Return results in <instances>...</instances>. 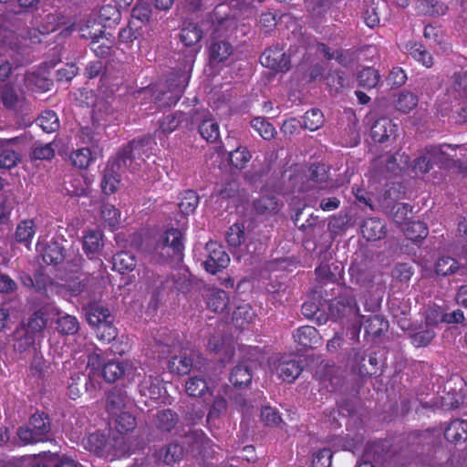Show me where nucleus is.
Returning a JSON list of instances; mask_svg holds the SVG:
<instances>
[{
  "instance_id": "obj_1",
  "label": "nucleus",
  "mask_w": 467,
  "mask_h": 467,
  "mask_svg": "<svg viewBox=\"0 0 467 467\" xmlns=\"http://www.w3.org/2000/svg\"><path fill=\"white\" fill-rule=\"evenodd\" d=\"M151 141L150 137L133 140L109 161L101 181V188L106 194L117 191L122 172H135L141 168L145 161L143 156L149 157Z\"/></svg>"
},
{
  "instance_id": "obj_2",
  "label": "nucleus",
  "mask_w": 467,
  "mask_h": 467,
  "mask_svg": "<svg viewBox=\"0 0 467 467\" xmlns=\"http://www.w3.org/2000/svg\"><path fill=\"white\" fill-rule=\"evenodd\" d=\"M330 309L333 315L337 317H344L347 316H355L358 318L359 324L358 330L359 331L360 326L363 324L367 334L373 337H378L388 329L389 323L379 315H373L365 317L359 315V308L356 297L350 289H345L343 293L336 298L330 305Z\"/></svg>"
},
{
  "instance_id": "obj_3",
  "label": "nucleus",
  "mask_w": 467,
  "mask_h": 467,
  "mask_svg": "<svg viewBox=\"0 0 467 467\" xmlns=\"http://www.w3.org/2000/svg\"><path fill=\"white\" fill-rule=\"evenodd\" d=\"M184 244L182 234L178 229H169L154 246L149 249L150 261L156 264L168 262L170 259L181 261L183 256Z\"/></svg>"
},
{
  "instance_id": "obj_4",
  "label": "nucleus",
  "mask_w": 467,
  "mask_h": 467,
  "mask_svg": "<svg viewBox=\"0 0 467 467\" xmlns=\"http://www.w3.org/2000/svg\"><path fill=\"white\" fill-rule=\"evenodd\" d=\"M17 436L23 445L44 442L51 437V420L45 413H35L27 424L17 430Z\"/></svg>"
},
{
  "instance_id": "obj_5",
  "label": "nucleus",
  "mask_w": 467,
  "mask_h": 467,
  "mask_svg": "<svg viewBox=\"0 0 467 467\" xmlns=\"http://www.w3.org/2000/svg\"><path fill=\"white\" fill-rule=\"evenodd\" d=\"M188 84V78L183 74H178L171 77L167 80L166 88H159L153 93L154 102L160 108L171 107L175 105Z\"/></svg>"
},
{
  "instance_id": "obj_6",
  "label": "nucleus",
  "mask_w": 467,
  "mask_h": 467,
  "mask_svg": "<svg viewBox=\"0 0 467 467\" xmlns=\"http://www.w3.org/2000/svg\"><path fill=\"white\" fill-rule=\"evenodd\" d=\"M209 363L198 353L192 352L190 356L186 353L174 355L169 360L168 368L171 373L186 375L192 368L207 373Z\"/></svg>"
},
{
  "instance_id": "obj_7",
  "label": "nucleus",
  "mask_w": 467,
  "mask_h": 467,
  "mask_svg": "<svg viewBox=\"0 0 467 467\" xmlns=\"http://www.w3.org/2000/svg\"><path fill=\"white\" fill-rule=\"evenodd\" d=\"M205 250L207 258L203 262V266L208 273L215 275L228 266L230 257L221 244L210 241L206 244Z\"/></svg>"
},
{
  "instance_id": "obj_8",
  "label": "nucleus",
  "mask_w": 467,
  "mask_h": 467,
  "mask_svg": "<svg viewBox=\"0 0 467 467\" xmlns=\"http://www.w3.org/2000/svg\"><path fill=\"white\" fill-rule=\"evenodd\" d=\"M427 153L431 155V159L434 165L448 166L454 161L457 157L456 150L466 151L467 148L464 145H451L441 144L431 145L426 147Z\"/></svg>"
},
{
  "instance_id": "obj_9",
  "label": "nucleus",
  "mask_w": 467,
  "mask_h": 467,
  "mask_svg": "<svg viewBox=\"0 0 467 467\" xmlns=\"http://www.w3.org/2000/svg\"><path fill=\"white\" fill-rule=\"evenodd\" d=\"M132 405L127 392L121 388L114 387L107 393L106 409L111 416L130 410Z\"/></svg>"
},
{
  "instance_id": "obj_10",
  "label": "nucleus",
  "mask_w": 467,
  "mask_h": 467,
  "mask_svg": "<svg viewBox=\"0 0 467 467\" xmlns=\"http://www.w3.org/2000/svg\"><path fill=\"white\" fill-rule=\"evenodd\" d=\"M262 66L274 69L275 71H287L289 69L290 59L283 49L278 47H270L260 56Z\"/></svg>"
},
{
  "instance_id": "obj_11",
  "label": "nucleus",
  "mask_w": 467,
  "mask_h": 467,
  "mask_svg": "<svg viewBox=\"0 0 467 467\" xmlns=\"http://www.w3.org/2000/svg\"><path fill=\"white\" fill-rule=\"evenodd\" d=\"M19 137L0 139V167L10 170L21 161L20 153L14 149L19 141Z\"/></svg>"
},
{
  "instance_id": "obj_12",
  "label": "nucleus",
  "mask_w": 467,
  "mask_h": 467,
  "mask_svg": "<svg viewBox=\"0 0 467 467\" xmlns=\"http://www.w3.org/2000/svg\"><path fill=\"white\" fill-rule=\"evenodd\" d=\"M176 333H172L168 329H162L154 336L155 352L159 353V357H163L175 352L180 348V342Z\"/></svg>"
},
{
  "instance_id": "obj_13",
  "label": "nucleus",
  "mask_w": 467,
  "mask_h": 467,
  "mask_svg": "<svg viewBox=\"0 0 467 467\" xmlns=\"http://www.w3.org/2000/svg\"><path fill=\"white\" fill-rule=\"evenodd\" d=\"M0 99L6 109L20 111L26 105V98L20 90L10 84H5L1 88Z\"/></svg>"
},
{
  "instance_id": "obj_14",
  "label": "nucleus",
  "mask_w": 467,
  "mask_h": 467,
  "mask_svg": "<svg viewBox=\"0 0 467 467\" xmlns=\"http://www.w3.org/2000/svg\"><path fill=\"white\" fill-rule=\"evenodd\" d=\"M193 119L196 121L200 120L198 131L203 140L208 142H214L219 139V125L207 113H197Z\"/></svg>"
},
{
  "instance_id": "obj_15",
  "label": "nucleus",
  "mask_w": 467,
  "mask_h": 467,
  "mask_svg": "<svg viewBox=\"0 0 467 467\" xmlns=\"http://www.w3.org/2000/svg\"><path fill=\"white\" fill-rule=\"evenodd\" d=\"M85 311L88 324L94 328L100 327L106 321L114 320L109 309L97 303L89 304Z\"/></svg>"
},
{
  "instance_id": "obj_16",
  "label": "nucleus",
  "mask_w": 467,
  "mask_h": 467,
  "mask_svg": "<svg viewBox=\"0 0 467 467\" xmlns=\"http://www.w3.org/2000/svg\"><path fill=\"white\" fill-rule=\"evenodd\" d=\"M397 126L388 118H381L375 121L371 127V137L377 142L387 141L395 135Z\"/></svg>"
},
{
  "instance_id": "obj_17",
  "label": "nucleus",
  "mask_w": 467,
  "mask_h": 467,
  "mask_svg": "<svg viewBox=\"0 0 467 467\" xmlns=\"http://www.w3.org/2000/svg\"><path fill=\"white\" fill-rule=\"evenodd\" d=\"M206 305L215 313H221L227 309L230 298L228 294L218 288L209 289L205 295Z\"/></svg>"
},
{
  "instance_id": "obj_18",
  "label": "nucleus",
  "mask_w": 467,
  "mask_h": 467,
  "mask_svg": "<svg viewBox=\"0 0 467 467\" xmlns=\"http://www.w3.org/2000/svg\"><path fill=\"white\" fill-rule=\"evenodd\" d=\"M234 53L233 46L225 40H217L209 47L210 63L213 65L225 62Z\"/></svg>"
},
{
  "instance_id": "obj_19",
  "label": "nucleus",
  "mask_w": 467,
  "mask_h": 467,
  "mask_svg": "<svg viewBox=\"0 0 467 467\" xmlns=\"http://www.w3.org/2000/svg\"><path fill=\"white\" fill-rule=\"evenodd\" d=\"M444 437L450 442H461L467 439V421L454 420L450 422L444 431Z\"/></svg>"
},
{
  "instance_id": "obj_20",
  "label": "nucleus",
  "mask_w": 467,
  "mask_h": 467,
  "mask_svg": "<svg viewBox=\"0 0 467 467\" xmlns=\"http://www.w3.org/2000/svg\"><path fill=\"white\" fill-rule=\"evenodd\" d=\"M41 256L45 264L57 265L66 259L67 255L60 244L57 242H52L45 246Z\"/></svg>"
},
{
  "instance_id": "obj_21",
  "label": "nucleus",
  "mask_w": 467,
  "mask_h": 467,
  "mask_svg": "<svg viewBox=\"0 0 467 467\" xmlns=\"http://www.w3.org/2000/svg\"><path fill=\"white\" fill-rule=\"evenodd\" d=\"M102 234L98 230H88L83 237V249L92 259L102 248Z\"/></svg>"
},
{
  "instance_id": "obj_22",
  "label": "nucleus",
  "mask_w": 467,
  "mask_h": 467,
  "mask_svg": "<svg viewBox=\"0 0 467 467\" xmlns=\"http://www.w3.org/2000/svg\"><path fill=\"white\" fill-rule=\"evenodd\" d=\"M113 269L120 274L131 272L137 265V259L130 252L121 251L117 253L112 258Z\"/></svg>"
},
{
  "instance_id": "obj_23",
  "label": "nucleus",
  "mask_w": 467,
  "mask_h": 467,
  "mask_svg": "<svg viewBox=\"0 0 467 467\" xmlns=\"http://www.w3.org/2000/svg\"><path fill=\"white\" fill-rule=\"evenodd\" d=\"M363 236L368 240H379L385 236V223L376 218H369L361 227Z\"/></svg>"
},
{
  "instance_id": "obj_24",
  "label": "nucleus",
  "mask_w": 467,
  "mask_h": 467,
  "mask_svg": "<svg viewBox=\"0 0 467 467\" xmlns=\"http://www.w3.org/2000/svg\"><path fill=\"white\" fill-rule=\"evenodd\" d=\"M36 229V227L33 220H24L20 222L16 228V241L29 248L32 239L35 236Z\"/></svg>"
},
{
  "instance_id": "obj_25",
  "label": "nucleus",
  "mask_w": 467,
  "mask_h": 467,
  "mask_svg": "<svg viewBox=\"0 0 467 467\" xmlns=\"http://www.w3.org/2000/svg\"><path fill=\"white\" fill-rule=\"evenodd\" d=\"M130 365L121 361H109L102 367V376L108 382H114L120 379Z\"/></svg>"
},
{
  "instance_id": "obj_26",
  "label": "nucleus",
  "mask_w": 467,
  "mask_h": 467,
  "mask_svg": "<svg viewBox=\"0 0 467 467\" xmlns=\"http://www.w3.org/2000/svg\"><path fill=\"white\" fill-rule=\"evenodd\" d=\"M184 453L183 446L178 443H170L157 451V457L166 464H172L180 461Z\"/></svg>"
},
{
  "instance_id": "obj_27",
  "label": "nucleus",
  "mask_w": 467,
  "mask_h": 467,
  "mask_svg": "<svg viewBox=\"0 0 467 467\" xmlns=\"http://www.w3.org/2000/svg\"><path fill=\"white\" fill-rule=\"evenodd\" d=\"M252 378L250 367L247 364H239L232 369L229 379L235 387H245L251 383Z\"/></svg>"
},
{
  "instance_id": "obj_28",
  "label": "nucleus",
  "mask_w": 467,
  "mask_h": 467,
  "mask_svg": "<svg viewBox=\"0 0 467 467\" xmlns=\"http://www.w3.org/2000/svg\"><path fill=\"white\" fill-rule=\"evenodd\" d=\"M177 422V414L170 409L160 410L155 415L154 424L162 431H171Z\"/></svg>"
},
{
  "instance_id": "obj_29",
  "label": "nucleus",
  "mask_w": 467,
  "mask_h": 467,
  "mask_svg": "<svg viewBox=\"0 0 467 467\" xmlns=\"http://www.w3.org/2000/svg\"><path fill=\"white\" fill-rule=\"evenodd\" d=\"M185 391L191 397H202L210 391L204 378L192 376L185 382Z\"/></svg>"
},
{
  "instance_id": "obj_30",
  "label": "nucleus",
  "mask_w": 467,
  "mask_h": 467,
  "mask_svg": "<svg viewBox=\"0 0 467 467\" xmlns=\"http://www.w3.org/2000/svg\"><path fill=\"white\" fill-rule=\"evenodd\" d=\"M78 32L80 37L90 39L92 43L98 42L103 34L102 26L96 19L88 20L85 24L79 25Z\"/></svg>"
},
{
  "instance_id": "obj_31",
  "label": "nucleus",
  "mask_w": 467,
  "mask_h": 467,
  "mask_svg": "<svg viewBox=\"0 0 467 467\" xmlns=\"http://www.w3.org/2000/svg\"><path fill=\"white\" fill-rule=\"evenodd\" d=\"M255 317V313L248 304L238 306L233 314V322L240 328H244Z\"/></svg>"
},
{
  "instance_id": "obj_32",
  "label": "nucleus",
  "mask_w": 467,
  "mask_h": 467,
  "mask_svg": "<svg viewBox=\"0 0 467 467\" xmlns=\"http://www.w3.org/2000/svg\"><path fill=\"white\" fill-rule=\"evenodd\" d=\"M56 328L62 335H74L79 329V323L76 317L64 314L56 320Z\"/></svg>"
},
{
  "instance_id": "obj_33",
  "label": "nucleus",
  "mask_w": 467,
  "mask_h": 467,
  "mask_svg": "<svg viewBox=\"0 0 467 467\" xmlns=\"http://www.w3.org/2000/svg\"><path fill=\"white\" fill-rule=\"evenodd\" d=\"M202 36V32L196 24L189 23L180 33L181 41L187 47L197 44Z\"/></svg>"
},
{
  "instance_id": "obj_34",
  "label": "nucleus",
  "mask_w": 467,
  "mask_h": 467,
  "mask_svg": "<svg viewBox=\"0 0 467 467\" xmlns=\"http://www.w3.org/2000/svg\"><path fill=\"white\" fill-rule=\"evenodd\" d=\"M179 200V209L185 215L192 213L199 203V196L192 190L183 192Z\"/></svg>"
},
{
  "instance_id": "obj_35",
  "label": "nucleus",
  "mask_w": 467,
  "mask_h": 467,
  "mask_svg": "<svg viewBox=\"0 0 467 467\" xmlns=\"http://www.w3.org/2000/svg\"><path fill=\"white\" fill-rule=\"evenodd\" d=\"M140 393L152 400L160 398L161 394V383L159 378L150 376L145 379L140 385Z\"/></svg>"
},
{
  "instance_id": "obj_36",
  "label": "nucleus",
  "mask_w": 467,
  "mask_h": 467,
  "mask_svg": "<svg viewBox=\"0 0 467 467\" xmlns=\"http://www.w3.org/2000/svg\"><path fill=\"white\" fill-rule=\"evenodd\" d=\"M37 125L47 133L55 132L59 129V119L53 110H45L36 119Z\"/></svg>"
},
{
  "instance_id": "obj_37",
  "label": "nucleus",
  "mask_w": 467,
  "mask_h": 467,
  "mask_svg": "<svg viewBox=\"0 0 467 467\" xmlns=\"http://www.w3.org/2000/svg\"><path fill=\"white\" fill-rule=\"evenodd\" d=\"M206 437L201 430H190L183 437L182 443L188 451H199L203 447Z\"/></svg>"
},
{
  "instance_id": "obj_38",
  "label": "nucleus",
  "mask_w": 467,
  "mask_h": 467,
  "mask_svg": "<svg viewBox=\"0 0 467 467\" xmlns=\"http://www.w3.org/2000/svg\"><path fill=\"white\" fill-rule=\"evenodd\" d=\"M406 237L412 241L424 239L428 235L426 224L420 221L409 222L403 229Z\"/></svg>"
},
{
  "instance_id": "obj_39",
  "label": "nucleus",
  "mask_w": 467,
  "mask_h": 467,
  "mask_svg": "<svg viewBox=\"0 0 467 467\" xmlns=\"http://www.w3.org/2000/svg\"><path fill=\"white\" fill-rule=\"evenodd\" d=\"M144 277L148 286L151 288L155 294L164 289L171 282L168 275L154 273L150 270H146Z\"/></svg>"
},
{
  "instance_id": "obj_40",
  "label": "nucleus",
  "mask_w": 467,
  "mask_h": 467,
  "mask_svg": "<svg viewBox=\"0 0 467 467\" xmlns=\"http://www.w3.org/2000/svg\"><path fill=\"white\" fill-rule=\"evenodd\" d=\"M278 202L275 196L265 195L254 201V208L258 214H269L278 211Z\"/></svg>"
},
{
  "instance_id": "obj_41",
  "label": "nucleus",
  "mask_w": 467,
  "mask_h": 467,
  "mask_svg": "<svg viewBox=\"0 0 467 467\" xmlns=\"http://www.w3.org/2000/svg\"><path fill=\"white\" fill-rule=\"evenodd\" d=\"M99 127H83L81 128L78 137L79 140L88 145L98 149L99 141L103 139V133L99 130Z\"/></svg>"
},
{
  "instance_id": "obj_42",
  "label": "nucleus",
  "mask_w": 467,
  "mask_h": 467,
  "mask_svg": "<svg viewBox=\"0 0 467 467\" xmlns=\"http://www.w3.org/2000/svg\"><path fill=\"white\" fill-rule=\"evenodd\" d=\"M301 123L305 129L312 131L317 130L324 123L323 113L317 109H312L305 113Z\"/></svg>"
},
{
  "instance_id": "obj_43",
  "label": "nucleus",
  "mask_w": 467,
  "mask_h": 467,
  "mask_svg": "<svg viewBox=\"0 0 467 467\" xmlns=\"http://www.w3.org/2000/svg\"><path fill=\"white\" fill-rule=\"evenodd\" d=\"M380 76L379 72L372 67H366L362 69L358 75V81L359 86L370 89L379 84Z\"/></svg>"
},
{
  "instance_id": "obj_44",
  "label": "nucleus",
  "mask_w": 467,
  "mask_h": 467,
  "mask_svg": "<svg viewBox=\"0 0 467 467\" xmlns=\"http://www.w3.org/2000/svg\"><path fill=\"white\" fill-rule=\"evenodd\" d=\"M418 97L411 92H401L395 101V108L403 113H409L418 105Z\"/></svg>"
},
{
  "instance_id": "obj_45",
  "label": "nucleus",
  "mask_w": 467,
  "mask_h": 467,
  "mask_svg": "<svg viewBox=\"0 0 467 467\" xmlns=\"http://www.w3.org/2000/svg\"><path fill=\"white\" fill-rule=\"evenodd\" d=\"M128 410L121 411L118 415H112L116 417V429L120 433L131 431L137 425L135 417Z\"/></svg>"
},
{
  "instance_id": "obj_46",
  "label": "nucleus",
  "mask_w": 467,
  "mask_h": 467,
  "mask_svg": "<svg viewBox=\"0 0 467 467\" xmlns=\"http://www.w3.org/2000/svg\"><path fill=\"white\" fill-rule=\"evenodd\" d=\"M251 159V154L244 147H237L229 151V161L231 165L238 170L244 169Z\"/></svg>"
},
{
  "instance_id": "obj_47",
  "label": "nucleus",
  "mask_w": 467,
  "mask_h": 467,
  "mask_svg": "<svg viewBox=\"0 0 467 467\" xmlns=\"http://www.w3.org/2000/svg\"><path fill=\"white\" fill-rule=\"evenodd\" d=\"M70 160L74 166L85 169L93 161V153L88 147H83L72 152Z\"/></svg>"
},
{
  "instance_id": "obj_48",
  "label": "nucleus",
  "mask_w": 467,
  "mask_h": 467,
  "mask_svg": "<svg viewBox=\"0 0 467 467\" xmlns=\"http://www.w3.org/2000/svg\"><path fill=\"white\" fill-rule=\"evenodd\" d=\"M459 269L458 262L450 256L439 258L435 264V272L439 275H448L455 273Z\"/></svg>"
},
{
  "instance_id": "obj_49",
  "label": "nucleus",
  "mask_w": 467,
  "mask_h": 467,
  "mask_svg": "<svg viewBox=\"0 0 467 467\" xmlns=\"http://www.w3.org/2000/svg\"><path fill=\"white\" fill-rule=\"evenodd\" d=\"M274 374L283 381L290 382L292 377V364L289 358H280L272 364Z\"/></svg>"
},
{
  "instance_id": "obj_50",
  "label": "nucleus",
  "mask_w": 467,
  "mask_h": 467,
  "mask_svg": "<svg viewBox=\"0 0 467 467\" xmlns=\"http://www.w3.org/2000/svg\"><path fill=\"white\" fill-rule=\"evenodd\" d=\"M47 327V319L44 317V314L40 311H36L29 317L26 330L32 332L38 337H42V333Z\"/></svg>"
},
{
  "instance_id": "obj_51",
  "label": "nucleus",
  "mask_w": 467,
  "mask_h": 467,
  "mask_svg": "<svg viewBox=\"0 0 467 467\" xmlns=\"http://www.w3.org/2000/svg\"><path fill=\"white\" fill-rule=\"evenodd\" d=\"M251 126L265 140H270L275 135V128L265 118H254L251 121Z\"/></svg>"
},
{
  "instance_id": "obj_52",
  "label": "nucleus",
  "mask_w": 467,
  "mask_h": 467,
  "mask_svg": "<svg viewBox=\"0 0 467 467\" xmlns=\"http://www.w3.org/2000/svg\"><path fill=\"white\" fill-rule=\"evenodd\" d=\"M226 241L229 245L238 247L244 241V226L241 223H234L226 232Z\"/></svg>"
},
{
  "instance_id": "obj_53",
  "label": "nucleus",
  "mask_w": 467,
  "mask_h": 467,
  "mask_svg": "<svg viewBox=\"0 0 467 467\" xmlns=\"http://www.w3.org/2000/svg\"><path fill=\"white\" fill-rule=\"evenodd\" d=\"M426 327L434 329L440 323H444V309L438 306H430L425 311Z\"/></svg>"
},
{
  "instance_id": "obj_54",
  "label": "nucleus",
  "mask_w": 467,
  "mask_h": 467,
  "mask_svg": "<svg viewBox=\"0 0 467 467\" xmlns=\"http://www.w3.org/2000/svg\"><path fill=\"white\" fill-rule=\"evenodd\" d=\"M435 337L434 329L426 327L425 329L420 330L410 336L411 343L416 348H422L429 345Z\"/></svg>"
},
{
  "instance_id": "obj_55",
  "label": "nucleus",
  "mask_w": 467,
  "mask_h": 467,
  "mask_svg": "<svg viewBox=\"0 0 467 467\" xmlns=\"http://www.w3.org/2000/svg\"><path fill=\"white\" fill-rule=\"evenodd\" d=\"M85 447L97 454H100L104 451L106 447V438L103 434L95 432L88 436Z\"/></svg>"
},
{
  "instance_id": "obj_56",
  "label": "nucleus",
  "mask_w": 467,
  "mask_h": 467,
  "mask_svg": "<svg viewBox=\"0 0 467 467\" xmlns=\"http://www.w3.org/2000/svg\"><path fill=\"white\" fill-rule=\"evenodd\" d=\"M410 213L411 207L407 203H396L390 211L393 221L400 225L407 223Z\"/></svg>"
},
{
  "instance_id": "obj_57",
  "label": "nucleus",
  "mask_w": 467,
  "mask_h": 467,
  "mask_svg": "<svg viewBox=\"0 0 467 467\" xmlns=\"http://www.w3.org/2000/svg\"><path fill=\"white\" fill-rule=\"evenodd\" d=\"M101 216L112 229L116 228L119 223L120 213L112 204L105 203L102 205Z\"/></svg>"
},
{
  "instance_id": "obj_58",
  "label": "nucleus",
  "mask_w": 467,
  "mask_h": 467,
  "mask_svg": "<svg viewBox=\"0 0 467 467\" xmlns=\"http://www.w3.org/2000/svg\"><path fill=\"white\" fill-rule=\"evenodd\" d=\"M95 332L97 337L104 342H110L115 339L118 335L117 329L113 325V320L106 321V323L95 328Z\"/></svg>"
},
{
  "instance_id": "obj_59",
  "label": "nucleus",
  "mask_w": 467,
  "mask_h": 467,
  "mask_svg": "<svg viewBox=\"0 0 467 467\" xmlns=\"http://www.w3.org/2000/svg\"><path fill=\"white\" fill-rule=\"evenodd\" d=\"M422 11L429 15L434 16H440L446 14L448 10V6L437 0H424L421 3Z\"/></svg>"
},
{
  "instance_id": "obj_60",
  "label": "nucleus",
  "mask_w": 467,
  "mask_h": 467,
  "mask_svg": "<svg viewBox=\"0 0 467 467\" xmlns=\"http://www.w3.org/2000/svg\"><path fill=\"white\" fill-rule=\"evenodd\" d=\"M182 112H175L165 116L160 121V130L163 133H171L177 129L182 121Z\"/></svg>"
},
{
  "instance_id": "obj_61",
  "label": "nucleus",
  "mask_w": 467,
  "mask_h": 467,
  "mask_svg": "<svg viewBox=\"0 0 467 467\" xmlns=\"http://www.w3.org/2000/svg\"><path fill=\"white\" fill-rule=\"evenodd\" d=\"M55 156V150L51 143H36L33 149L32 157L36 160H50Z\"/></svg>"
},
{
  "instance_id": "obj_62",
  "label": "nucleus",
  "mask_w": 467,
  "mask_h": 467,
  "mask_svg": "<svg viewBox=\"0 0 467 467\" xmlns=\"http://www.w3.org/2000/svg\"><path fill=\"white\" fill-rule=\"evenodd\" d=\"M332 451L329 449H322L316 451L312 457L313 467H330Z\"/></svg>"
},
{
  "instance_id": "obj_63",
  "label": "nucleus",
  "mask_w": 467,
  "mask_h": 467,
  "mask_svg": "<svg viewBox=\"0 0 467 467\" xmlns=\"http://www.w3.org/2000/svg\"><path fill=\"white\" fill-rule=\"evenodd\" d=\"M36 338H38L37 336L26 329L25 333L16 339L14 348L16 350L22 353L32 347L35 344Z\"/></svg>"
},
{
  "instance_id": "obj_64",
  "label": "nucleus",
  "mask_w": 467,
  "mask_h": 467,
  "mask_svg": "<svg viewBox=\"0 0 467 467\" xmlns=\"http://www.w3.org/2000/svg\"><path fill=\"white\" fill-rule=\"evenodd\" d=\"M433 166L434 163L431 159V155L427 153V149L425 148L423 154L414 161L413 169L420 173H426L430 171Z\"/></svg>"
}]
</instances>
